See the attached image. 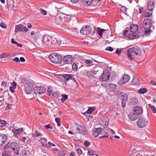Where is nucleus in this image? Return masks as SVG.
Returning a JSON list of instances; mask_svg holds the SVG:
<instances>
[{
    "mask_svg": "<svg viewBox=\"0 0 156 156\" xmlns=\"http://www.w3.org/2000/svg\"><path fill=\"white\" fill-rule=\"evenodd\" d=\"M127 52L129 58L133 60L136 56H139L141 54L142 51L139 47H136L129 48Z\"/></svg>",
    "mask_w": 156,
    "mask_h": 156,
    "instance_id": "obj_1",
    "label": "nucleus"
},
{
    "mask_svg": "<svg viewBox=\"0 0 156 156\" xmlns=\"http://www.w3.org/2000/svg\"><path fill=\"white\" fill-rule=\"evenodd\" d=\"M50 60L55 64L59 63L62 60V56L58 54L53 52L51 53L49 56Z\"/></svg>",
    "mask_w": 156,
    "mask_h": 156,
    "instance_id": "obj_2",
    "label": "nucleus"
},
{
    "mask_svg": "<svg viewBox=\"0 0 156 156\" xmlns=\"http://www.w3.org/2000/svg\"><path fill=\"white\" fill-rule=\"evenodd\" d=\"M154 22H153L152 20L150 18H147L144 20L143 23V27L145 30L149 29L150 28L152 23Z\"/></svg>",
    "mask_w": 156,
    "mask_h": 156,
    "instance_id": "obj_3",
    "label": "nucleus"
},
{
    "mask_svg": "<svg viewBox=\"0 0 156 156\" xmlns=\"http://www.w3.org/2000/svg\"><path fill=\"white\" fill-rule=\"evenodd\" d=\"M147 123L148 121L146 119L140 117L138 120L137 125L139 128H143L146 126Z\"/></svg>",
    "mask_w": 156,
    "mask_h": 156,
    "instance_id": "obj_4",
    "label": "nucleus"
},
{
    "mask_svg": "<svg viewBox=\"0 0 156 156\" xmlns=\"http://www.w3.org/2000/svg\"><path fill=\"white\" fill-rule=\"evenodd\" d=\"M34 86V84L32 81L28 82L27 83L24 85V90L26 93L28 94H30L32 92Z\"/></svg>",
    "mask_w": 156,
    "mask_h": 156,
    "instance_id": "obj_5",
    "label": "nucleus"
},
{
    "mask_svg": "<svg viewBox=\"0 0 156 156\" xmlns=\"http://www.w3.org/2000/svg\"><path fill=\"white\" fill-rule=\"evenodd\" d=\"M9 144L10 148L13 150L14 153L16 155L19 154L20 148L18 144L15 142H12L10 144Z\"/></svg>",
    "mask_w": 156,
    "mask_h": 156,
    "instance_id": "obj_6",
    "label": "nucleus"
},
{
    "mask_svg": "<svg viewBox=\"0 0 156 156\" xmlns=\"http://www.w3.org/2000/svg\"><path fill=\"white\" fill-rule=\"evenodd\" d=\"M91 31V28L88 25H86L85 27H82L80 30V33L83 35H87L90 34Z\"/></svg>",
    "mask_w": 156,
    "mask_h": 156,
    "instance_id": "obj_7",
    "label": "nucleus"
},
{
    "mask_svg": "<svg viewBox=\"0 0 156 156\" xmlns=\"http://www.w3.org/2000/svg\"><path fill=\"white\" fill-rule=\"evenodd\" d=\"M28 29L22 25H18L15 26V32L17 33L18 32H27Z\"/></svg>",
    "mask_w": 156,
    "mask_h": 156,
    "instance_id": "obj_8",
    "label": "nucleus"
},
{
    "mask_svg": "<svg viewBox=\"0 0 156 156\" xmlns=\"http://www.w3.org/2000/svg\"><path fill=\"white\" fill-rule=\"evenodd\" d=\"M110 73L107 70H105L103 71V74L100 77V80L104 81L107 80L110 76Z\"/></svg>",
    "mask_w": 156,
    "mask_h": 156,
    "instance_id": "obj_9",
    "label": "nucleus"
},
{
    "mask_svg": "<svg viewBox=\"0 0 156 156\" xmlns=\"http://www.w3.org/2000/svg\"><path fill=\"white\" fill-rule=\"evenodd\" d=\"M34 92L36 94L44 93L46 91L45 88L43 87H35L34 88Z\"/></svg>",
    "mask_w": 156,
    "mask_h": 156,
    "instance_id": "obj_10",
    "label": "nucleus"
},
{
    "mask_svg": "<svg viewBox=\"0 0 156 156\" xmlns=\"http://www.w3.org/2000/svg\"><path fill=\"white\" fill-rule=\"evenodd\" d=\"M77 130L79 133L81 134L86 135L87 134V131L85 130V128L82 126L80 125H76Z\"/></svg>",
    "mask_w": 156,
    "mask_h": 156,
    "instance_id": "obj_11",
    "label": "nucleus"
},
{
    "mask_svg": "<svg viewBox=\"0 0 156 156\" xmlns=\"http://www.w3.org/2000/svg\"><path fill=\"white\" fill-rule=\"evenodd\" d=\"M73 60L72 55H69L65 56L63 59L64 62L66 64H71Z\"/></svg>",
    "mask_w": 156,
    "mask_h": 156,
    "instance_id": "obj_12",
    "label": "nucleus"
},
{
    "mask_svg": "<svg viewBox=\"0 0 156 156\" xmlns=\"http://www.w3.org/2000/svg\"><path fill=\"white\" fill-rule=\"evenodd\" d=\"M9 144H8L4 147L5 150L2 154V156H11V151L9 150Z\"/></svg>",
    "mask_w": 156,
    "mask_h": 156,
    "instance_id": "obj_13",
    "label": "nucleus"
},
{
    "mask_svg": "<svg viewBox=\"0 0 156 156\" xmlns=\"http://www.w3.org/2000/svg\"><path fill=\"white\" fill-rule=\"evenodd\" d=\"M129 79V76L127 75H124L122 79L118 82V83L120 85H123L127 82Z\"/></svg>",
    "mask_w": 156,
    "mask_h": 156,
    "instance_id": "obj_14",
    "label": "nucleus"
},
{
    "mask_svg": "<svg viewBox=\"0 0 156 156\" xmlns=\"http://www.w3.org/2000/svg\"><path fill=\"white\" fill-rule=\"evenodd\" d=\"M102 132V129L101 128H94L92 130V134L95 137L98 136Z\"/></svg>",
    "mask_w": 156,
    "mask_h": 156,
    "instance_id": "obj_15",
    "label": "nucleus"
},
{
    "mask_svg": "<svg viewBox=\"0 0 156 156\" xmlns=\"http://www.w3.org/2000/svg\"><path fill=\"white\" fill-rule=\"evenodd\" d=\"M109 130L107 127H104L103 129V131L101 132V134L104 135L100 137L101 138L105 137H108L109 136L108 133Z\"/></svg>",
    "mask_w": 156,
    "mask_h": 156,
    "instance_id": "obj_16",
    "label": "nucleus"
},
{
    "mask_svg": "<svg viewBox=\"0 0 156 156\" xmlns=\"http://www.w3.org/2000/svg\"><path fill=\"white\" fill-rule=\"evenodd\" d=\"M133 110L134 113L137 116L141 114L143 112L142 108L140 107H135L133 108Z\"/></svg>",
    "mask_w": 156,
    "mask_h": 156,
    "instance_id": "obj_17",
    "label": "nucleus"
},
{
    "mask_svg": "<svg viewBox=\"0 0 156 156\" xmlns=\"http://www.w3.org/2000/svg\"><path fill=\"white\" fill-rule=\"evenodd\" d=\"M51 36L45 35L44 36L42 39V42L45 45H48L50 44L49 42V40H51Z\"/></svg>",
    "mask_w": 156,
    "mask_h": 156,
    "instance_id": "obj_18",
    "label": "nucleus"
},
{
    "mask_svg": "<svg viewBox=\"0 0 156 156\" xmlns=\"http://www.w3.org/2000/svg\"><path fill=\"white\" fill-rule=\"evenodd\" d=\"M108 119H102L99 121V124L102 126H106L108 124Z\"/></svg>",
    "mask_w": 156,
    "mask_h": 156,
    "instance_id": "obj_19",
    "label": "nucleus"
},
{
    "mask_svg": "<svg viewBox=\"0 0 156 156\" xmlns=\"http://www.w3.org/2000/svg\"><path fill=\"white\" fill-rule=\"evenodd\" d=\"M30 35L32 36L33 40L35 41L37 39H38L40 36V33L39 32L36 31H32L30 33Z\"/></svg>",
    "mask_w": 156,
    "mask_h": 156,
    "instance_id": "obj_20",
    "label": "nucleus"
},
{
    "mask_svg": "<svg viewBox=\"0 0 156 156\" xmlns=\"http://www.w3.org/2000/svg\"><path fill=\"white\" fill-rule=\"evenodd\" d=\"M51 40H49V42L50 43L48 45L51 46L53 45L55 46L57 44V41L56 38L53 36H51Z\"/></svg>",
    "mask_w": 156,
    "mask_h": 156,
    "instance_id": "obj_21",
    "label": "nucleus"
},
{
    "mask_svg": "<svg viewBox=\"0 0 156 156\" xmlns=\"http://www.w3.org/2000/svg\"><path fill=\"white\" fill-rule=\"evenodd\" d=\"M139 30V27L137 25L133 24H132L130 27V30L132 33H135L138 31Z\"/></svg>",
    "mask_w": 156,
    "mask_h": 156,
    "instance_id": "obj_22",
    "label": "nucleus"
},
{
    "mask_svg": "<svg viewBox=\"0 0 156 156\" xmlns=\"http://www.w3.org/2000/svg\"><path fill=\"white\" fill-rule=\"evenodd\" d=\"M23 128L18 129H13L12 130V131L14 134L17 135L23 132Z\"/></svg>",
    "mask_w": 156,
    "mask_h": 156,
    "instance_id": "obj_23",
    "label": "nucleus"
},
{
    "mask_svg": "<svg viewBox=\"0 0 156 156\" xmlns=\"http://www.w3.org/2000/svg\"><path fill=\"white\" fill-rule=\"evenodd\" d=\"M155 7L154 3L153 2L150 1L148 6L147 10L148 11H150L152 10Z\"/></svg>",
    "mask_w": 156,
    "mask_h": 156,
    "instance_id": "obj_24",
    "label": "nucleus"
},
{
    "mask_svg": "<svg viewBox=\"0 0 156 156\" xmlns=\"http://www.w3.org/2000/svg\"><path fill=\"white\" fill-rule=\"evenodd\" d=\"M107 30L102 29L99 27L97 28L96 30L97 33L98 34V35L101 37H102V34L104 32Z\"/></svg>",
    "mask_w": 156,
    "mask_h": 156,
    "instance_id": "obj_25",
    "label": "nucleus"
},
{
    "mask_svg": "<svg viewBox=\"0 0 156 156\" xmlns=\"http://www.w3.org/2000/svg\"><path fill=\"white\" fill-rule=\"evenodd\" d=\"M129 118L132 121H134L137 119L138 117L136 114H135L134 113H131L129 114L128 116Z\"/></svg>",
    "mask_w": 156,
    "mask_h": 156,
    "instance_id": "obj_26",
    "label": "nucleus"
},
{
    "mask_svg": "<svg viewBox=\"0 0 156 156\" xmlns=\"http://www.w3.org/2000/svg\"><path fill=\"white\" fill-rule=\"evenodd\" d=\"M6 136L4 134H0V142H1L2 144H4L7 140Z\"/></svg>",
    "mask_w": 156,
    "mask_h": 156,
    "instance_id": "obj_27",
    "label": "nucleus"
},
{
    "mask_svg": "<svg viewBox=\"0 0 156 156\" xmlns=\"http://www.w3.org/2000/svg\"><path fill=\"white\" fill-rule=\"evenodd\" d=\"M128 37L130 39L132 40L139 38V35H136L134 34H129L128 35Z\"/></svg>",
    "mask_w": 156,
    "mask_h": 156,
    "instance_id": "obj_28",
    "label": "nucleus"
},
{
    "mask_svg": "<svg viewBox=\"0 0 156 156\" xmlns=\"http://www.w3.org/2000/svg\"><path fill=\"white\" fill-rule=\"evenodd\" d=\"M82 2L83 4L85 6H89L92 2L91 0H82Z\"/></svg>",
    "mask_w": 156,
    "mask_h": 156,
    "instance_id": "obj_29",
    "label": "nucleus"
},
{
    "mask_svg": "<svg viewBox=\"0 0 156 156\" xmlns=\"http://www.w3.org/2000/svg\"><path fill=\"white\" fill-rule=\"evenodd\" d=\"M62 76L67 81L72 79L73 77V76L72 75L70 74H62Z\"/></svg>",
    "mask_w": 156,
    "mask_h": 156,
    "instance_id": "obj_30",
    "label": "nucleus"
},
{
    "mask_svg": "<svg viewBox=\"0 0 156 156\" xmlns=\"http://www.w3.org/2000/svg\"><path fill=\"white\" fill-rule=\"evenodd\" d=\"M121 97L122 98V101H127L128 100V96L127 94L125 93L121 92Z\"/></svg>",
    "mask_w": 156,
    "mask_h": 156,
    "instance_id": "obj_31",
    "label": "nucleus"
},
{
    "mask_svg": "<svg viewBox=\"0 0 156 156\" xmlns=\"http://www.w3.org/2000/svg\"><path fill=\"white\" fill-rule=\"evenodd\" d=\"M139 83V80L136 78L133 77L131 81V84L133 85H138Z\"/></svg>",
    "mask_w": 156,
    "mask_h": 156,
    "instance_id": "obj_32",
    "label": "nucleus"
},
{
    "mask_svg": "<svg viewBox=\"0 0 156 156\" xmlns=\"http://www.w3.org/2000/svg\"><path fill=\"white\" fill-rule=\"evenodd\" d=\"M147 89L146 88H141L138 91V93L139 94H143L147 93Z\"/></svg>",
    "mask_w": 156,
    "mask_h": 156,
    "instance_id": "obj_33",
    "label": "nucleus"
},
{
    "mask_svg": "<svg viewBox=\"0 0 156 156\" xmlns=\"http://www.w3.org/2000/svg\"><path fill=\"white\" fill-rule=\"evenodd\" d=\"M148 106L151 109L153 113H156V108L154 106L150 104H148Z\"/></svg>",
    "mask_w": 156,
    "mask_h": 156,
    "instance_id": "obj_34",
    "label": "nucleus"
},
{
    "mask_svg": "<svg viewBox=\"0 0 156 156\" xmlns=\"http://www.w3.org/2000/svg\"><path fill=\"white\" fill-rule=\"evenodd\" d=\"M95 110V108L94 107H89L88 110L86 112L87 114H91Z\"/></svg>",
    "mask_w": 156,
    "mask_h": 156,
    "instance_id": "obj_35",
    "label": "nucleus"
},
{
    "mask_svg": "<svg viewBox=\"0 0 156 156\" xmlns=\"http://www.w3.org/2000/svg\"><path fill=\"white\" fill-rule=\"evenodd\" d=\"M86 74L89 77L91 78L93 76L94 73L93 71H87V72Z\"/></svg>",
    "mask_w": 156,
    "mask_h": 156,
    "instance_id": "obj_36",
    "label": "nucleus"
},
{
    "mask_svg": "<svg viewBox=\"0 0 156 156\" xmlns=\"http://www.w3.org/2000/svg\"><path fill=\"white\" fill-rule=\"evenodd\" d=\"M35 134H33V136L35 137H37L42 136L41 133H40L38 131L36 130L35 132Z\"/></svg>",
    "mask_w": 156,
    "mask_h": 156,
    "instance_id": "obj_37",
    "label": "nucleus"
},
{
    "mask_svg": "<svg viewBox=\"0 0 156 156\" xmlns=\"http://www.w3.org/2000/svg\"><path fill=\"white\" fill-rule=\"evenodd\" d=\"M31 81L27 80L26 78H22L21 79V83L25 85L26 83H27L28 82H30Z\"/></svg>",
    "mask_w": 156,
    "mask_h": 156,
    "instance_id": "obj_38",
    "label": "nucleus"
},
{
    "mask_svg": "<svg viewBox=\"0 0 156 156\" xmlns=\"http://www.w3.org/2000/svg\"><path fill=\"white\" fill-rule=\"evenodd\" d=\"M66 154V151L63 150L59 151L57 156H65Z\"/></svg>",
    "mask_w": 156,
    "mask_h": 156,
    "instance_id": "obj_39",
    "label": "nucleus"
},
{
    "mask_svg": "<svg viewBox=\"0 0 156 156\" xmlns=\"http://www.w3.org/2000/svg\"><path fill=\"white\" fill-rule=\"evenodd\" d=\"M62 98L61 99V101L62 103H63L67 99L68 95L66 94H62Z\"/></svg>",
    "mask_w": 156,
    "mask_h": 156,
    "instance_id": "obj_40",
    "label": "nucleus"
},
{
    "mask_svg": "<svg viewBox=\"0 0 156 156\" xmlns=\"http://www.w3.org/2000/svg\"><path fill=\"white\" fill-rule=\"evenodd\" d=\"M55 121L57 123L58 126H60L61 125L60 119L59 118H55Z\"/></svg>",
    "mask_w": 156,
    "mask_h": 156,
    "instance_id": "obj_41",
    "label": "nucleus"
},
{
    "mask_svg": "<svg viewBox=\"0 0 156 156\" xmlns=\"http://www.w3.org/2000/svg\"><path fill=\"white\" fill-rule=\"evenodd\" d=\"M152 15V13H150L147 12H145L144 13V16L145 17H151Z\"/></svg>",
    "mask_w": 156,
    "mask_h": 156,
    "instance_id": "obj_42",
    "label": "nucleus"
},
{
    "mask_svg": "<svg viewBox=\"0 0 156 156\" xmlns=\"http://www.w3.org/2000/svg\"><path fill=\"white\" fill-rule=\"evenodd\" d=\"M151 30L150 28H149V29L145 30L144 31V34L145 35H149L151 33Z\"/></svg>",
    "mask_w": 156,
    "mask_h": 156,
    "instance_id": "obj_43",
    "label": "nucleus"
},
{
    "mask_svg": "<svg viewBox=\"0 0 156 156\" xmlns=\"http://www.w3.org/2000/svg\"><path fill=\"white\" fill-rule=\"evenodd\" d=\"M72 69L74 71H76L77 69V66L76 63H73L72 65Z\"/></svg>",
    "mask_w": 156,
    "mask_h": 156,
    "instance_id": "obj_44",
    "label": "nucleus"
},
{
    "mask_svg": "<svg viewBox=\"0 0 156 156\" xmlns=\"http://www.w3.org/2000/svg\"><path fill=\"white\" fill-rule=\"evenodd\" d=\"M84 62L87 64H90L92 62V61L90 60L87 59H84Z\"/></svg>",
    "mask_w": 156,
    "mask_h": 156,
    "instance_id": "obj_45",
    "label": "nucleus"
},
{
    "mask_svg": "<svg viewBox=\"0 0 156 156\" xmlns=\"http://www.w3.org/2000/svg\"><path fill=\"white\" fill-rule=\"evenodd\" d=\"M90 143L87 140L85 141L84 143V145L86 147H89L90 145Z\"/></svg>",
    "mask_w": 156,
    "mask_h": 156,
    "instance_id": "obj_46",
    "label": "nucleus"
},
{
    "mask_svg": "<svg viewBox=\"0 0 156 156\" xmlns=\"http://www.w3.org/2000/svg\"><path fill=\"white\" fill-rule=\"evenodd\" d=\"M0 27L3 28H7L6 25L4 23L1 22L0 23Z\"/></svg>",
    "mask_w": 156,
    "mask_h": 156,
    "instance_id": "obj_47",
    "label": "nucleus"
},
{
    "mask_svg": "<svg viewBox=\"0 0 156 156\" xmlns=\"http://www.w3.org/2000/svg\"><path fill=\"white\" fill-rule=\"evenodd\" d=\"M12 86L11 87H12L13 88H16V82L14 81L12 83H11Z\"/></svg>",
    "mask_w": 156,
    "mask_h": 156,
    "instance_id": "obj_48",
    "label": "nucleus"
},
{
    "mask_svg": "<svg viewBox=\"0 0 156 156\" xmlns=\"http://www.w3.org/2000/svg\"><path fill=\"white\" fill-rule=\"evenodd\" d=\"M52 95L55 98H57L58 97L59 94H58L57 93L54 92L52 94Z\"/></svg>",
    "mask_w": 156,
    "mask_h": 156,
    "instance_id": "obj_49",
    "label": "nucleus"
},
{
    "mask_svg": "<svg viewBox=\"0 0 156 156\" xmlns=\"http://www.w3.org/2000/svg\"><path fill=\"white\" fill-rule=\"evenodd\" d=\"M110 112H115V107H111L109 108Z\"/></svg>",
    "mask_w": 156,
    "mask_h": 156,
    "instance_id": "obj_50",
    "label": "nucleus"
},
{
    "mask_svg": "<svg viewBox=\"0 0 156 156\" xmlns=\"http://www.w3.org/2000/svg\"><path fill=\"white\" fill-rule=\"evenodd\" d=\"M0 123L2 124L3 125L2 126H4L5 124H6V122L4 120H1L0 119Z\"/></svg>",
    "mask_w": 156,
    "mask_h": 156,
    "instance_id": "obj_51",
    "label": "nucleus"
},
{
    "mask_svg": "<svg viewBox=\"0 0 156 156\" xmlns=\"http://www.w3.org/2000/svg\"><path fill=\"white\" fill-rule=\"evenodd\" d=\"M122 50V49L117 48L116 50L115 53L119 55L120 54Z\"/></svg>",
    "mask_w": 156,
    "mask_h": 156,
    "instance_id": "obj_52",
    "label": "nucleus"
},
{
    "mask_svg": "<svg viewBox=\"0 0 156 156\" xmlns=\"http://www.w3.org/2000/svg\"><path fill=\"white\" fill-rule=\"evenodd\" d=\"M105 50L107 51H112L113 50V49L112 47L108 46L106 47V48L105 49Z\"/></svg>",
    "mask_w": 156,
    "mask_h": 156,
    "instance_id": "obj_53",
    "label": "nucleus"
},
{
    "mask_svg": "<svg viewBox=\"0 0 156 156\" xmlns=\"http://www.w3.org/2000/svg\"><path fill=\"white\" fill-rule=\"evenodd\" d=\"M76 153L79 154L80 155L82 154V150L78 148L76 150Z\"/></svg>",
    "mask_w": 156,
    "mask_h": 156,
    "instance_id": "obj_54",
    "label": "nucleus"
},
{
    "mask_svg": "<svg viewBox=\"0 0 156 156\" xmlns=\"http://www.w3.org/2000/svg\"><path fill=\"white\" fill-rule=\"evenodd\" d=\"M51 87H48V89L47 91L48 93V94L50 95L52 93L51 90Z\"/></svg>",
    "mask_w": 156,
    "mask_h": 156,
    "instance_id": "obj_55",
    "label": "nucleus"
},
{
    "mask_svg": "<svg viewBox=\"0 0 156 156\" xmlns=\"http://www.w3.org/2000/svg\"><path fill=\"white\" fill-rule=\"evenodd\" d=\"M92 1V2L94 3V5H96L97 4L98 2H100L101 0H91Z\"/></svg>",
    "mask_w": 156,
    "mask_h": 156,
    "instance_id": "obj_56",
    "label": "nucleus"
},
{
    "mask_svg": "<svg viewBox=\"0 0 156 156\" xmlns=\"http://www.w3.org/2000/svg\"><path fill=\"white\" fill-rule=\"evenodd\" d=\"M41 12L42 14L44 15H46L47 14V11L43 9H41Z\"/></svg>",
    "mask_w": 156,
    "mask_h": 156,
    "instance_id": "obj_57",
    "label": "nucleus"
},
{
    "mask_svg": "<svg viewBox=\"0 0 156 156\" xmlns=\"http://www.w3.org/2000/svg\"><path fill=\"white\" fill-rule=\"evenodd\" d=\"M121 10L123 12H125L126 11V8L125 6H122L121 8Z\"/></svg>",
    "mask_w": 156,
    "mask_h": 156,
    "instance_id": "obj_58",
    "label": "nucleus"
},
{
    "mask_svg": "<svg viewBox=\"0 0 156 156\" xmlns=\"http://www.w3.org/2000/svg\"><path fill=\"white\" fill-rule=\"evenodd\" d=\"M12 61L17 62H20V60L18 57L15 58L13 59Z\"/></svg>",
    "mask_w": 156,
    "mask_h": 156,
    "instance_id": "obj_59",
    "label": "nucleus"
},
{
    "mask_svg": "<svg viewBox=\"0 0 156 156\" xmlns=\"http://www.w3.org/2000/svg\"><path fill=\"white\" fill-rule=\"evenodd\" d=\"M44 128L47 129H52V127L50 126V125L49 124L45 125Z\"/></svg>",
    "mask_w": 156,
    "mask_h": 156,
    "instance_id": "obj_60",
    "label": "nucleus"
},
{
    "mask_svg": "<svg viewBox=\"0 0 156 156\" xmlns=\"http://www.w3.org/2000/svg\"><path fill=\"white\" fill-rule=\"evenodd\" d=\"M126 101H121V105L122 106L123 108L125 107L126 104Z\"/></svg>",
    "mask_w": 156,
    "mask_h": 156,
    "instance_id": "obj_61",
    "label": "nucleus"
},
{
    "mask_svg": "<svg viewBox=\"0 0 156 156\" xmlns=\"http://www.w3.org/2000/svg\"><path fill=\"white\" fill-rule=\"evenodd\" d=\"M150 85H156V83L154 82L153 81L151 80L150 83Z\"/></svg>",
    "mask_w": 156,
    "mask_h": 156,
    "instance_id": "obj_62",
    "label": "nucleus"
},
{
    "mask_svg": "<svg viewBox=\"0 0 156 156\" xmlns=\"http://www.w3.org/2000/svg\"><path fill=\"white\" fill-rule=\"evenodd\" d=\"M143 10V8L142 7H140L139 9V12L141 13Z\"/></svg>",
    "mask_w": 156,
    "mask_h": 156,
    "instance_id": "obj_63",
    "label": "nucleus"
},
{
    "mask_svg": "<svg viewBox=\"0 0 156 156\" xmlns=\"http://www.w3.org/2000/svg\"><path fill=\"white\" fill-rule=\"evenodd\" d=\"M75 153L73 152H71L70 153L69 156H75Z\"/></svg>",
    "mask_w": 156,
    "mask_h": 156,
    "instance_id": "obj_64",
    "label": "nucleus"
}]
</instances>
